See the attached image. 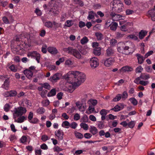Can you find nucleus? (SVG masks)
<instances>
[{"label":"nucleus","mask_w":155,"mask_h":155,"mask_svg":"<svg viewBox=\"0 0 155 155\" xmlns=\"http://www.w3.org/2000/svg\"><path fill=\"white\" fill-rule=\"evenodd\" d=\"M64 78L67 80L72 84L70 86L71 88L68 89V91L72 93L76 88L85 81V75L82 73L78 71H72L69 72L68 74L64 77Z\"/></svg>","instance_id":"1"},{"label":"nucleus","mask_w":155,"mask_h":155,"mask_svg":"<svg viewBox=\"0 0 155 155\" xmlns=\"http://www.w3.org/2000/svg\"><path fill=\"white\" fill-rule=\"evenodd\" d=\"M63 51L72 55L78 59L81 58V56L80 52L76 49L73 48L72 47H69L68 48H64Z\"/></svg>","instance_id":"2"},{"label":"nucleus","mask_w":155,"mask_h":155,"mask_svg":"<svg viewBox=\"0 0 155 155\" xmlns=\"http://www.w3.org/2000/svg\"><path fill=\"white\" fill-rule=\"evenodd\" d=\"M117 50L119 52L122 53L123 54L128 55L130 52L129 50V48L126 46L124 43L120 42L117 45Z\"/></svg>","instance_id":"3"},{"label":"nucleus","mask_w":155,"mask_h":155,"mask_svg":"<svg viewBox=\"0 0 155 155\" xmlns=\"http://www.w3.org/2000/svg\"><path fill=\"white\" fill-rule=\"evenodd\" d=\"M26 112L25 107H20L17 108H15L14 113L13 114L14 118L16 119L17 117L21 116Z\"/></svg>","instance_id":"4"},{"label":"nucleus","mask_w":155,"mask_h":155,"mask_svg":"<svg viewBox=\"0 0 155 155\" xmlns=\"http://www.w3.org/2000/svg\"><path fill=\"white\" fill-rule=\"evenodd\" d=\"M113 8H115L114 11L116 12L119 13L121 12L123 6V4L120 1L118 0H114L113 1Z\"/></svg>","instance_id":"5"},{"label":"nucleus","mask_w":155,"mask_h":155,"mask_svg":"<svg viewBox=\"0 0 155 155\" xmlns=\"http://www.w3.org/2000/svg\"><path fill=\"white\" fill-rule=\"evenodd\" d=\"M27 56L29 57H31L32 58H35L38 62H39V60L41 57L40 55L39 54L37 53L36 51H34L29 52L27 54Z\"/></svg>","instance_id":"6"},{"label":"nucleus","mask_w":155,"mask_h":155,"mask_svg":"<svg viewBox=\"0 0 155 155\" xmlns=\"http://www.w3.org/2000/svg\"><path fill=\"white\" fill-rule=\"evenodd\" d=\"M90 63L91 68H95L99 65L98 59L95 57L92 58L90 60Z\"/></svg>","instance_id":"7"},{"label":"nucleus","mask_w":155,"mask_h":155,"mask_svg":"<svg viewBox=\"0 0 155 155\" xmlns=\"http://www.w3.org/2000/svg\"><path fill=\"white\" fill-rule=\"evenodd\" d=\"M61 76V74L60 73H57L54 74L53 76L51 77L49 79L51 81H53L56 82L59 80Z\"/></svg>","instance_id":"8"},{"label":"nucleus","mask_w":155,"mask_h":155,"mask_svg":"<svg viewBox=\"0 0 155 155\" xmlns=\"http://www.w3.org/2000/svg\"><path fill=\"white\" fill-rule=\"evenodd\" d=\"M114 58H112L107 59L104 62V64L107 67L109 66L112 63L114 62Z\"/></svg>","instance_id":"9"},{"label":"nucleus","mask_w":155,"mask_h":155,"mask_svg":"<svg viewBox=\"0 0 155 155\" xmlns=\"http://www.w3.org/2000/svg\"><path fill=\"white\" fill-rule=\"evenodd\" d=\"M150 16L151 17L152 21H155V6L154 8L149 11Z\"/></svg>","instance_id":"10"},{"label":"nucleus","mask_w":155,"mask_h":155,"mask_svg":"<svg viewBox=\"0 0 155 155\" xmlns=\"http://www.w3.org/2000/svg\"><path fill=\"white\" fill-rule=\"evenodd\" d=\"M55 135L58 137L59 140H62L63 139L64 133L62 130H59L57 132H55Z\"/></svg>","instance_id":"11"},{"label":"nucleus","mask_w":155,"mask_h":155,"mask_svg":"<svg viewBox=\"0 0 155 155\" xmlns=\"http://www.w3.org/2000/svg\"><path fill=\"white\" fill-rule=\"evenodd\" d=\"M24 73L29 79H31L33 75V72L30 70L26 69L24 71Z\"/></svg>","instance_id":"12"},{"label":"nucleus","mask_w":155,"mask_h":155,"mask_svg":"<svg viewBox=\"0 0 155 155\" xmlns=\"http://www.w3.org/2000/svg\"><path fill=\"white\" fill-rule=\"evenodd\" d=\"M48 51L52 54H55L58 53L56 48L53 47H49L48 48Z\"/></svg>","instance_id":"13"},{"label":"nucleus","mask_w":155,"mask_h":155,"mask_svg":"<svg viewBox=\"0 0 155 155\" xmlns=\"http://www.w3.org/2000/svg\"><path fill=\"white\" fill-rule=\"evenodd\" d=\"M136 56L137 57L138 62L140 64H142L145 58H146L145 57L144 58L143 56L139 54H136Z\"/></svg>","instance_id":"14"},{"label":"nucleus","mask_w":155,"mask_h":155,"mask_svg":"<svg viewBox=\"0 0 155 155\" xmlns=\"http://www.w3.org/2000/svg\"><path fill=\"white\" fill-rule=\"evenodd\" d=\"M147 32L146 31L142 30L139 33V38L140 39H143L147 35Z\"/></svg>","instance_id":"15"},{"label":"nucleus","mask_w":155,"mask_h":155,"mask_svg":"<svg viewBox=\"0 0 155 155\" xmlns=\"http://www.w3.org/2000/svg\"><path fill=\"white\" fill-rule=\"evenodd\" d=\"M114 50L111 48H109L106 50V54L107 56H113L114 54Z\"/></svg>","instance_id":"16"},{"label":"nucleus","mask_w":155,"mask_h":155,"mask_svg":"<svg viewBox=\"0 0 155 155\" xmlns=\"http://www.w3.org/2000/svg\"><path fill=\"white\" fill-rule=\"evenodd\" d=\"M90 132L94 135L98 132V130L97 128L93 126H91L90 128Z\"/></svg>","instance_id":"17"},{"label":"nucleus","mask_w":155,"mask_h":155,"mask_svg":"<svg viewBox=\"0 0 155 155\" xmlns=\"http://www.w3.org/2000/svg\"><path fill=\"white\" fill-rule=\"evenodd\" d=\"M101 50L100 47L95 48L94 50L93 53L95 55L99 56L101 54Z\"/></svg>","instance_id":"18"},{"label":"nucleus","mask_w":155,"mask_h":155,"mask_svg":"<svg viewBox=\"0 0 155 155\" xmlns=\"http://www.w3.org/2000/svg\"><path fill=\"white\" fill-rule=\"evenodd\" d=\"M9 84V78H7V79L5 80L4 84L2 86L6 90H7Z\"/></svg>","instance_id":"19"},{"label":"nucleus","mask_w":155,"mask_h":155,"mask_svg":"<svg viewBox=\"0 0 155 155\" xmlns=\"http://www.w3.org/2000/svg\"><path fill=\"white\" fill-rule=\"evenodd\" d=\"M56 88H53L51 89L48 93L47 96L48 97L53 96L56 94Z\"/></svg>","instance_id":"20"},{"label":"nucleus","mask_w":155,"mask_h":155,"mask_svg":"<svg viewBox=\"0 0 155 155\" xmlns=\"http://www.w3.org/2000/svg\"><path fill=\"white\" fill-rule=\"evenodd\" d=\"M121 70L123 71L124 72L131 71L133 70V68L128 66H125L122 67L121 69Z\"/></svg>","instance_id":"21"},{"label":"nucleus","mask_w":155,"mask_h":155,"mask_svg":"<svg viewBox=\"0 0 155 155\" xmlns=\"http://www.w3.org/2000/svg\"><path fill=\"white\" fill-rule=\"evenodd\" d=\"M109 26L110 29L111 30L115 31L116 29L117 26V23L116 22H114L113 24L110 25Z\"/></svg>","instance_id":"22"},{"label":"nucleus","mask_w":155,"mask_h":155,"mask_svg":"<svg viewBox=\"0 0 155 155\" xmlns=\"http://www.w3.org/2000/svg\"><path fill=\"white\" fill-rule=\"evenodd\" d=\"M26 117H25L24 116L20 117L18 118V119H15V122L20 123H22L24 121L25 119H26Z\"/></svg>","instance_id":"23"},{"label":"nucleus","mask_w":155,"mask_h":155,"mask_svg":"<svg viewBox=\"0 0 155 155\" xmlns=\"http://www.w3.org/2000/svg\"><path fill=\"white\" fill-rule=\"evenodd\" d=\"M97 100L91 99L89 100L88 101L87 103L89 104H92L93 106H95L97 104Z\"/></svg>","instance_id":"24"},{"label":"nucleus","mask_w":155,"mask_h":155,"mask_svg":"<svg viewBox=\"0 0 155 155\" xmlns=\"http://www.w3.org/2000/svg\"><path fill=\"white\" fill-rule=\"evenodd\" d=\"M95 35L96 36L98 40H101L103 39V35L101 33H96Z\"/></svg>","instance_id":"25"},{"label":"nucleus","mask_w":155,"mask_h":155,"mask_svg":"<svg viewBox=\"0 0 155 155\" xmlns=\"http://www.w3.org/2000/svg\"><path fill=\"white\" fill-rule=\"evenodd\" d=\"M88 41V40L86 36L84 37L81 40V43L82 45H84Z\"/></svg>","instance_id":"26"},{"label":"nucleus","mask_w":155,"mask_h":155,"mask_svg":"<svg viewBox=\"0 0 155 155\" xmlns=\"http://www.w3.org/2000/svg\"><path fill=\"white\" fill-rule=\"evenodd\" d=\"M45 109L43 107H41L37 109L36 112L39 114H42L45 112Z\"/></svg>","instance_id":"27"},{"label":"nucleus","mask_w":155,"mask_h":155,"mask_svg":"<svg viewBox=\"0 0 155 155\" xmlns=\"http://www.w3.org/2000/svg\"><path fill=\"white\" fill-rule=\"evenodd\" d=\"M140 78H141L143 80H147L150 78V77L149 74H141L140 76Z\"/></svg>","instance_id":"28"},{"label":"nucleus","mask_w":155,"mask_h":155,"mask_svg":"<svg viewBox=\"0 0 155 155\" xmlns=\"http://www.w3.org/2000/svg\"><path fill=\"white\" fill-rule=\"evenodd\" d=\"M123 108V107L121 108V107L118 106V105H116L115 107L112 108L111 110H113L115 112L118 111Z\"/></svg>","instance_id":"29"},{"label":"nucleus","mask_w":155,"mask_h":155,"mask_svg":"<svg viewBox=\"0 0 155 155\" xmlns=\"http://www.w3.org/2000/svg\"><path fill=\"white\" fill-rule=\"evenodd\" d=\"M122 97V95L120 94H118L116 97L114 98L113 101L114 102H117L120 100Z\"/></svg>","instance_id":"30"},{"label":"nucleus","mask_w":155,"mask_h":155,"mask_svg":"<svg viewBox=\"0 0 155 155\" xmlns=\"http://www.w3.org/2000/svg\"><path fill=\"white\" fill-rule=\"evenodd\" d=\"M129 100L134 105H137L138 103L137 101L134 97L130 98Z\"/></svg>","instance_id":"31"},{"label":"nucleus","mask_w":155,"mask_h":155,"mask_svg":"<svg viewBox=\"0 0 155 155\" xmlns=\"http://www.w3.org/2000/svg\"><path fill=\"white\" fill-rule=\"evenodd\" d=\"M94 13L93 11H90L89 12V15L87 17V18L91 19L94 18Z\"/></svg>","instance_id":"32"},{"label":"nucleus","mask_w":155,"mask_h":155,"mask_svg":"<svg viewBox=\"0 0 155 155\" xmlns=\"http://www.w3.org/2000/svg\"><path fill=\"white\" fill-rule=\"evenodd\" d=\"M80 126L81 127L83 128L84 130H87L88 129V127L87 125L86 124L82 123L80 124Z\"/></svg>","instance_id":"33"},{"label":"nucleus","mask_w":155,"mask_h":155,"mask_svg":"<svg viewBox=\"0 0 155 155\" xmlns=\"http://www.w3.org/2000/svg\"><path fill=\"white\" fill-rule=\"evenodd\" d=\"M42 86L48 90H49L51 87L49 84L48 83H45L43 84H42Z\"/></svg>","instance_id":"34"},{"label":"nucleus","mask_w":155,"mask_h":155,"mask_svg":"<svg viewBox=\"0 0 155 155\" xmlns=\"http://www.w3.org/2000/svg\"><path fill=\"white\" fill-rule=\"evenodd\" d=\"M73 24L72 20H68L65 24V25L68 27H70Z\"/></svg>","instance_id":"35"},{"label":"nucleus","mask_w":155,"mask_h":155,"mask_svg":"<svg viewBox=\"0 0 155 155\" xmlns=\"http://www.w3.org/2000/svg\"><path fill=\"white\" fill-rule=\"evenodd\" d=\"M10 97H14L16 96L17 94V93L15 90H11L10 91Z\"/></svg>","instance_id":"36"},{"label":"nucleus","mask_w":155,"mask_h":155,"mask_svg":"<svg viewBox=\"0 0 155 155\" xmlns=\"http://www.w3.org/2000/svg\"><path fill=\"white\" fill-rule=\"evenodd\" d=\"M128 38L134 40H137L138 39V37L134 35H130L128 36Z\"/></svg>","instance_id":"37"},{"label":"nucleus","mask_w":155,"mask_h":155,"mask_svg":"<svg viewBox=\"0 0 155 155\" xmlns=\"http://www.w3.org/2000/svg\"><path fill=\"white\" fill-rule=\"evenodd\" d=\"M81 120L84 122H87L88 120V118L87 115H85L82 118Z\"/></svg>","instance_id":"38"},{"label":"nucleus","mask_w":155,"mask_h":155,"mask_svg":"<svg viewBox=\"0 0 155 155\" xmlns=\"http://www.w3.org/2000/svg\"><path fill=\"white\" fill-rule=\"evenodd\" d=\"M42 103L43 104V106H47L49 104V101L48 100H44L42 101Z\"/></svg>","instance_id":"39"},{"label":"nucleus","mask_w":155,"mask_h":155,"mask_svg":"<svg viewBox=\"0 0 155 155\" xmlns=\"http://www.w3.org/2000/svg\"><path fill=\"white\" fill-rule=\"evenodd\" d=\"M104 122L102 121H99V123L98 124V126L100 129L103 128L104 127Z\"/></svg>","instance_id":"40"},{"label":"nucleus","mask_w":155,"mask_h":155,"mask_svg":"<svg viewBox=\"0 0 155 155\" xmlns=\"http://www.w3.org/2000/svg\"><path fill=\"white\" fill-rule=\"evenodd\" d=\"M124 34H122L120 32H117L116 33V38L119 39L122 38Z\"/></svg>","instance_id":"41"},{"label":"nucleus","mask_w":155,"mask_h":155,"mask_svg":"<svg viewBox=\"0 0 155 155\" xmlns=\"http://www.w3.org/2000/svg\"><path fill=\"white\" fill-rule=\"evenodd\" d=\"M129 127L131 128H133L134 126L135 123L134 121H131L128 124Z\"/></svg>","instance_id":"42"},{"label":"nucleus","mask_w":155,"mask_h":155,"mask_svg":"<svg viewBox=\"0 0 155 155\" xmlns=\"http://www.w3.org/2000/svg\"><path fill=\"white\" fill-rule=\"evenodd\" d=\"M49 139L48 136L46 135H43L41 138V140L43 141H45Z\"/></svg>","instance_id":"43"},{"label":"nucleus","mask_w":155,"mask_h":155,"mask_svg":"<svg viewBox=\"0 0 155 155\" xmlns=\"http://www.w3.org/2000/svg\"><path fill=\"white\" fill-rule=\"evenodd\" d=\"M149 83L148 81H140L139 83L143 86L146 85Z\"/></svg>","instance_id":"44"},{"label":"nucleus","mask_w":155,"mask_h":155,"mask_svg":"<svg viewBox=\"0 0 155 155\" xmlns=\"http://www.w3.org/2000/svg\"><path fill=\"white\" fill-rule=\"evenodd\" d=\"M26 45V44H25L24 46L22 44H20L18 46H17L16 48H17V50H21L23 49V48Z\"/></svg>","instance_id":"45"},{"label":"nucleus","mask_w":155,"mask_h":155,"mask_svg":"<svg viewBox=\"0 0 155 155\" xmlns=\"http://www.w3.org/2000/svg\"><path fill=\"white\" fill-rule=\"evenodd\" d=\"M110 44L112 46L115 45L117 43V41L116 40L112 39L110 41Z\"/></svg>","instance_id":"46"},{"label":"nucleus","mask_w":155,"mask_h":155,"mask_svg":"<svg viewBox=\"0 0 155 155\" xmlns=\"http://www.w3.org/2000/svg\"><path fill=\"white\" fill-rule=\"evenodd\" d=\"M77 126V124L75 122H73L70 124V126L73 129H75Z\"/></svg>","instance_id":"47"},{"label":"nucleus","mask_w":155,"mask_h":155,"mask_svg":"<svg viewBox=\"0 0 155 155\" xmlns=\"http://www.w3.org/2000/svg\"><path fill=\"white\" fill-rule=\"evenodd\" d=\"M10 105L8 104H6L4 107V110L8 112L9 111L10 109Z\"/></svg>","instance_id":"48"},{"label":"nucleus","mask_w":155,"mask_h":155,"mask_svg":"<svg viewBox=\"0 0 155 155\" xmlns=\"http://www.w3.org/2000/svg\"><path fill=\"white\" fill-rule=\"evenodd\" d=\"M80 116L79 114L78 113H76L74 115V119L75 120H78L80 119Z\"/></svg>","instance_id":"49"},{"label":"nucleus","mask_w":155,"mask_h":155,"mask_svg":"<svg viewBox=\"0 0 155 155\" xmlns=\"http://www.w3.org/2000/svg\"><path fill=\"white\" fill-rule=\"evenodd\" d=\"M63 93L61 92L59 93L57 95V98L58 100H61L62 98Z\"/></svg>","instance_id":"50"},{"label":"nucleus","mask_w":155,"mask_h":155,"mask_svg":"<svg viewBox=\"0 0 155 155\" xmlns=\"http://www.w3.org/2000/svg\"><path fill=\"white\" fill-rule=\"evenodd\" d=\"M9 68L12 71L15 72L17 71V69L15 68V66L13 64L11 65Z\"/></svg>","instance_id":"51"},{"label":"nucleus","mask_w":155,"mask_h":155,"mask_svg":"<svg viewBox=\"0 0 155 155\" xmlns=\"http://www.w3.org/2000/svg\"><path fill=\"white\" fill-rule=\"evenodd\" d=\"M100 114L102 115H106L107 114L106 110L105 109H103L101 110L100 111Z\"/></svg>","instance_id":"52"},{"label":"nucleus","mask_w":155,"mask_h":155,"mask_svg":"<svg viewBox=\"0 0 155 155\" xmlns=\"http://www.w3.org/2000/svg\"><path fill=\"white\" fill-rule=\"evenodd\" d=\"M127 92L126 91H124L123 93L122 96V99H126L127 98Z\"/></svg>","instance_id":"53"},{"label":"nucleus","mask_w":155,"mask_h":155,"mask_svg":"<svg viewBox=\"0 0 155 155\" xmlns=\"http://www.w3.org/2000/svg\"><path fill=\"white\" fill-rule=\"evenodd\" d=\"M110 15L113 18H114L115 16H119V17L120 18L121 16L120 15H117L116 13L114 12H111L110 14Z\"/></svg>","instance_id":"54"},{"label":"nucleus","mask_w":155,"mask_h":155,"mask_svg":"<svg viewBox=\"0 0 155 155\" xmlns=\"http://www.w3.org/2000/svg\"><path fill=\"white\" fill-rule=\"evenodd\" d=\"M45 25L48 28L52 27L53 26L52 23L50 21L46 22L45 23Z\"/></svg>","instance_id":"55"},{"label":"nucleus","mask_w":155,"mask_h":155,"mask_svg":"<svg viewBox=\"0 0 155 155\" xmlns=\"http://www.w3.org/2000/svg\"><path fill=\"white\" fill-rule=\"evenodd\" d=\"M38 121V120L37 118H35L33 119L32 120H31L30 121H29V122L32 124H36Z\"/></svg>","instance_id":"56"},{"label":"nucleus","mask_w":155,"mask_h":155,"mask_svg":"<svg viewBox=\"0 0 155 155\" xmlns=\"http://www.w3.org/2000/svg\"><path fill=\"white\" fill-rule=\"evenodd\" d=\"M84 137L87 139H89L92 137V135L89 133H86L84 134Z\"/></svg>","instance_id":"57"},{"label":"nucleus","mask_w":155,"mask_h":155,"mask_svg":"<svg viewBox=\"0 0 155 155\" xmlns=\"http://www.w3.org/2000/svg\"><path fill=\"white\" fill-rule=\"evenodd\" d=\"M143 68H142L141 66H140L138 67L136 69V73H140L141 72V71L142 70H143Z\"/></svg>","instance_id":"58"},{"label":"nucleus","mask_w":155,"mask_h":155,"mask_svg":"<svg viewBox=\"0 0 155 155\" xmlns=\"http://www.w3.org/2000/svg\"><path fill=\"white\" fill-rule=\"evenodd\" d=\"M90 119L92 121H95L96 120L95 117L93 115H91L89 117Z\"/></svg>","instance_id":"59"},{"label":"nucleus","mask_w":155,"mask_h":155,"mask_svg":"<svg viewBox=\"0 0 155 155\" xmlns=\"http://www.w3.org/2000/svg\"><path fill=\"white\" fill-rule=\"evenodd\" d=\"M75 135L76 137L80 139L82 138L83 137L82 134L79 133L76 134Z\"/></svg>","instance_id":"60"},{"label":"nucleus","mask_w":155,"mask_h":155,"mask_svg":"<svg viewBox=\"0 0 155 155\" xmlns=\"http://www.w3.org/2000/svg\"><path fill=\"white\" fill-rule=\"evenodd\" d=\"M2 19L4 23L5 24H8L9 23L8 20L6 17H3L2 18Z\"/></svg>","instance_id":"61"},{"label":"nucleus","mask_w":155,"mask_h":155,"mask_svg":"<svg viewBox=\"0 0 155 155\" xmlns=\"http://www.w3.org/2000/svg\"><path fill=\"white\" fill-rule=\"evenodd\" d=\"M65 64L67 65H71L72 64V61L70 59H68L65 61Z\"/></svg>","instance_id":"62"},{"label":"nucleus","mask_w":155,"mask_h":155,"mask_svg":"<svg viewBox=\"0 0 155 155\" xmlns=\"http://www.w3.org/2000/svg\"><path fill=\"white\" fill-rule=\"evenodd\" d=\"M134 12L133 10L130 9H127L126 11V14L127 15H129L133 14Z\"/></svg>","instance_id":"63"},{"label":"nucleus","mask_w":155,"mask_h":155,"mask_svg":"<svg viewBox=\"0 0 155 155\" xmlns=\"http://www.w3.org/2000/svg\"><path fill=\"white\" fill-rule=\"evenodd\" d=\"M153 53V51H150L148 52L145 55V58H147L149 56H150V55H151Z\"/></svg>","instance_id":"64"}]
</instances>
